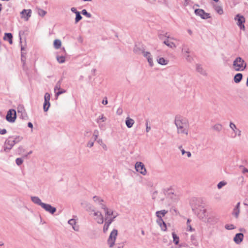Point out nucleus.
Wrapping results in <instances>:
<instances>
[{
  "label": "nucleus",
  "instance_id": "obj_63",
  "mask_svg": "<svg viewBox=\"0 0 248 248\" xmlns=\"http://www.w3.org/2000/svg\"><path fill=\"white\" fill-rule=\"evenodd\" d=\"M102 104L104 105H107L108 103L107 98L105 97L102 101Z\"/></svg>",
  "mask_w": 248,
  "mask_h": 248
},
{
  "label": "nucleus",
  "instance_id": "obj_38",
  "mask_svg": "<svg viewBox=\"0 0 248 248\" xmlns=\"http://www.w3.org/2000/svg\"><path fill=\"white\" fill-rule=\"evenodd\" d=\"M191 220L190 219H188L186 222L187 225V230L189 232H193L194 230L192 228L191 225L190 224V222Z\"/></svg>",
  "mask_w": 248,
  "mask_h": 248
},
{
  "label": "nucleus",
  "instance_id": "obj_62",
  "mask_svg": "<svg viewBox=\"0 0 248 248\" xmlns=\"http://www.w3.org/2000/svg\"><path fill=\"white\" fill-rule=\"evenodd\" d=\"M7 132V130L5 129H2L0 130V134L4 135L6 134Z\"/></svg>",
  "mask_w": 248,
  "mask_h": 248
},
{
  "label": "nucleus",
  "instance_id": "obj_51",
  "mask_svg": "<svg viewBox=\"0 0 248 248\" xmlns=\"http://www.w3.org/2000/svg\"><path fill=\"white\" fill-rule=\"evenodd\" d=\"M98 134H99V131L98 130L96 129V130H94L93 136L94 137V140H97L98 136Z\"/></svg>",
  "mask_w": 248,
  "mask_h": 248
},
{
  "label": "nucleus",
  "instance_id": "obj_29",
  "mask_svg": "<svg viewBox=\"0 0 248 248\" xmlns=\"http://www.w3.org/2000/svg\"><path fill=\"white\" fill-rule=\"evenodd\" d=\"M212 128L214 130L217 132H220L222 129V125L220 124H216L213 126Z\"/></svg>",
  "mask_w": 248,
  "mask_h": 248
},
{
  "label": "nucleus",
  "instance_id": "obj_9",
  "mask_svg": "<svg viewBox=\"0 0 248 248\" xmlns=\"http://www.w3.org/2000/svg\"><path fill=\"white\" fill-rule=\"evenodd\" d=\"M181 193L180 191L171 189V205H176L178 202Z\"/></svg>",
  "mask_w": 248,
  "mask_h": 248
},
{
  "label": "nucleus",
  "instance_id": "obj_1",
  "mask_svg": "<svg viewBox=\"0 0 248 248\" xmlns=\"http://www.w3.org/2000/svg\"><path fill=\"white\" fill-rule=\"evenodd\" d=\"M174 124L178 134L188 135L189 124L187 119L180 115H177L175 118Z\"/></svg>",
  "mask_w": 248,
  "mask_h": 248
},
{
  "label": "nucleus",
  "instance_id": "obj_32",
  "mask_svg": "<svg viewBox=\"0 0 248 248\" xmlns=\"http://www.w3.org/2000/svg\"><path fill=\"white\" fill-rule=\"evenodd\" d=\"M53 45H54V47L56 49H59L62 45V43L60 40L56 39L54 41Z\"/></svg>",
  "mask_w": 248,
  "mask_h": 248
},
{
  "label": "nucleus",
  "instance_id": "obj_44",
  "mask_svg": "<svg viewBox=\"0 0 248 248\" xmlns=\"http://www.w3.org/2000/svg\"><path fill=\"white\" fill-rule=\"evenodd\" d=\"M225 228L228 230H231L234 229L235 228V227L233 224H228L225 225Z\"/></svg>",
  "mask_w": 248,
  "mask_h": 248
},
{
  "label": "nucleus",
  "instance_id": "obj_35",
  "mask_svg": "<svg viewBox=\"0 0 248 248\" xmlns=\"http://www.w3.org/2000/svg\"><path fill=\"white\" fill-rule=\"evenodd\" d=\"M157 62L161 65H166L168 63L169 61L163 58H160L157 60Z\"/></svg>",
  "mask_w": 248,
  "mask_h": 248
},
{
  "label": "nucleus",
  "instance_id": "obj_21",
  "mask_svg": "<svg viewBox=\"0 0 248 248\" xmlns=\"http://www.w3.org/2000/svg\"><path fill=\"white\" fill-rule=\"evenodd\" d=\"M240 202H238L233 209V212H232V215L234 216L235 217L237 218L238 217V216L240 213Z\"/></svg>",
  "mask_w": 248,
  "mask_h": 248
},
{
  "label": "nucleus",
  "instance_id": "obj_52",
  "mask_svg": "<svg viewBox=\"0 0 248 248\" xmlns=\"http://www.w3.org/2000/svg\"><path fill=\"white\" fill-rule=\"evenodd\" d=\"M143 55L144 56V57H145V58H147V59H148V58H149V57H151L152 55L151 54V53L149 52H145V51H144V52H143Z\"/></svg>",
  "mask_w": 248,
  "mask_h": 248
},
{
  "label": "nucleus",
  "instance_id": "obj_6",
  "mask_svg": "<svg viewBox=\"0 0 248 248\" xmlns=\"http://www.w3.org/2000/svg\"><path fill=\"white\" fill-rule=\"evenodd\" d=\"M14 146L13 137H9L5 141L3 150L5 152H9Z\"/></svg>",
  "mask_w": 248,
  "mask_h": 248
},
{
  "label": "nucleus",
  "instance_id": "obj_59",
  "mask_svg": "<svg viewBox=\"0 0 248 248\" xmlns=\"http://www.w3.org/2000/svg\"><path fill=\"white\" fill-rule=\"evenodd\" d=\"M94 142L92 141H89L87 143V146L89 148H91L93 146Z\"/></svg>",
  "mask_w": 248,
  "mask_h": 248
},
{
  "label": "nucleus",
  "instance_id": "obj_58",
  "mask_svg": "<svg viewBox=\"0 0 248 248\" xmlns=\"http://www.w3.org/2000/svg\"><path fill=\"white\" fill-rule=\"evenodd\" d=\"M99 203L101 205V207L102 209H104V211L107 210L108 208L106 206V205L103 204L102 202H99Z\"/></svg>",
  "mask_w": 248,
  "mask_h": 248
},
{
  "label": "nucleus",
  "instance_id": "obj_61",
  "mask_svg": "<svg viewBox=\"0 0 248 248\" xmlns=\"http://www.w3.org/2000/svg\"><path fill=\"white\" fill-rule=\"evenodd\" d=\"M146 132H149V130L151 129V127L150 126H149L148 125V121H146Z\"/></svg>",
  "mask_w": 248,
  "mask_h": 248
},
{
  "label": "nucleus",
  "instance_id": "obj_7",
  "mask_svg": "<svg viewBox=\"0 0 248 248\" xmlns=\"http://www.w3.org/2000/svg\"><path fill=\"white\" fill-rule=\"evenodd\" d=\"M194 13L197 16H200L203 19H207L211 18V16L209 13H206L203 9H197L194 11Z\"/></svg>",
  "mask_w": 248,
  "mask_h": 248
},
{
  "label": "nucleus",
  "instance_id": "obj_18",
  "mask_svg": "<svg viewBox=\"0 0 248 248\" xmlns=\"http://www.w3.org/2000/svg\"><path fill=\"white\" fill-rule=\"evenodd\" d=\"M172 235L173 238V242L175 245L178 246V248H182L185 245L184 244H181L179 245V238L177 236V235L175 233H172Z\"/></svg>",
  "mask_w": 248,
  "mask_h": 248
},
{
  "label": "nucleus",
  "instance_id": "obj_45",
  "mask_svg": "<svg viewBox=\"0 0 248 248\" xmlns=\"http://www.w3.org/2000/svg\"><path fill=\"white\" fill-rule=\"evenodd\" d=\"M110 225V224L108 223V222H106L104 225V227H103V232H106L107 231H108V228H109V226Z\"/></svg>",
  "mask_w": 248,
  "mask_h": 248
},
{
  "label": "nucleus",
  "instance_id": "obj_30",
  "mask_svg": "<svg viewBox=\"0 0 248 248\" xmlns=\"http://www.w3.org/2000/svg\"><path fill=\"white\" fill-rule=\"evenodd\" d=\"M198 216L199 218H203L206 216V209H202L200 210L198 214Z\"/></svg>",
  "mask_w": 248,
  "mask_h": 248
},
{
  "label": "nucleus",
  "instance_id": "obj_49",
  "mask_svg": "<svg viewBox=\"0 0 248 248\" xmlns=\"http://www.w3.org/2000/svg\"><path fill=\"white\" fill-rule=\"evenodd\" d=\"M20 117L24 120H28V119L27 114L25 111L21 113Z\"/></svg>",
  "mask_w": 248,
  "mask_h": 248
},
{
  "label": "nucleus",
  "instance_id": "obj_40",
  "mask_svg": "<svg viewBox=\"0 0 248 248\" xmlns=\"http://www.w3.org/2000/svg\"><path fill=\"white\" fill-rule=\"evenodd\" d=\"M37 10L38 14L41 16H44L46 14V11L40 8H37Z\"/></svg>",
  "mask_w": 248,
  "mask_h": 248
},
{
  "label": "nucleus",
  "instance_id": "obj_31",
  "mask_svg": "<svg viewBox=\"0 0 248 248\" xmlns=\"http://www.w3.org/2000/svg\"><path fill=\"white\" fill-rule=\"evenodd\" d=\"M63 80V78H61V79L56 83V85L54 87V92H56V91L58 90H60L61 88V84L62 83Z\"/></svg>",
  "mask_w": 248,
  "mask_h": 248
},
{
  "label": "nucleus",
  "instance_id": "obj_55",
  "mask_svg": "<svg viewBox=\"0 0 248 248\" xmlns=\"http://www.w3.org/2000/svg\"><path fill=\"white\" fill-rule=\"evenodd\" d=\"M123 112V108L121 107H119L116 111V113L118 115H121L122 114Z\"/></svg>",
  "mask_w": 248,
  "mask_h": 248
},
{
  "label": "nucleus",
  "instance_id": "obj_48",
  "mask_svg": "<svg viewBox=\"0 0 248 248\" xmlns=\"http://www.w3.org/2000/svg\"><path fill=\"white\" fill-rule=\"evenodd\" d=\"M93 200L96 202H98L99 203L101 202H104L103 199H100V198L97 196H94L93 197Z\"/></svg>",
  "mask_w": 248,
  "mask_h": 248
},
{
  "label": "nucleus",
  "instance_id": "obj_20",
  "mask_svg": "<svg viewBox=\"0 0 248 248\" xmlns=\"http://www.w3.org/2000/svg\"><path fill=\"white\" fill-rule=\"evenodd\" d=\"M31 201L35 204H37L40 206H42L44 202H42L40 199L37 196H31Z\"/></svg>",
  "mask_w": 248,
  "mask_h": 248
},
{
  "label": "nucleus",
  "instance_id": "obj_64",
  "mask_svg": "<svg viewBox=\"0 0 248 248\" xmlns=\"http://www.w3.org/2000/svg\"><path fill=\"white\" fill-rule=\"evenodd\" d=\"M71 11L73 12V13H75L76 14V13L77 12H79L76 9V8L75 7H72L71 9Z\"/></svg>",
  "mask_w": 248,
  "mask_h": 248
},
{
  "label": "nucleus",
  "instance_id": "obj_17",
  "mask_svg": "<svg viewBox=\"0 0 248 248\" xmlns=\"http://www.w3.org/2000/svg\"><path fill=\"white\" fill-rule=\"evenodd\" d=\"M244 239V234L242 233H238L235 234L233 238V241L236 244H240Z\"/></svg>",
  "mask_w": 248,
  "mask_h": 248
},
{
  "label": "nucleus",
  "instance_id": "obj_11",
  "mask_svg": "<svg viewBox=\"0 0 248 248\" xmlns=\"http://www.w3.org/2000/svg\"><path fill=\"white\" fill-rule=\"evenodd\" d=\"M50 95L48 93H46L45 94L44 96V103L43 104V109L45 112H46L48 111L50 106Z\"/></svg>",
  "mask_w": 248,
  "mask_h": 248
},
{
  "label": "nucleus",
  "instance_id": "obj_47",
  "mask_svg": "<svg viewBox=\"0 0 248 248\" xmlns=\"http://www.w3.org/2000/svg\"><path fill=\"white\" fill-rule=\"evenodd\" d=\"M16 162L18 166H20L23 163V160L22 158H17L16 160Z\"/></svg>",
  "mask_w": 248,
  "mask_h": 248
},
{
  "label": "nucleus",
  "instance_id": "obj_13",
  "mask_svg": "<svg viewBox=\"0 0 248 248\" xmlns=\"http://www.w3.org/2000/svg\"><path fill=\"white\" fill-rule=\"evenodd\" d=\"M229 127L232 130L234 134V135L232 136L233 138H235L236 136L240 137L241 136V130L238 128L233 123L230 122Z\"/></svg>",
  "mask_w": 248,
  "mask_h": 248
},
{
  "label": "nucleus",
  "instance_id": "obj_8",
  "mask_svg": "<svg viewBox=\"0 0 248 248\" xmlns=\"http://www.w3.org/2000/svg\"><path fill=\"white\" fill-rule=\"evenodd\" d=\"M234 20L236 22L238 26L239 27L241 30L245 29V27L244 23L245 22V18L244 16L240 14H237L234 17Z\"/></svg>",
  "mask_w": 248,
  "mask_h": 248
},
{
  "label": "nucleus",
  "instance_id": "obj_26",
  "mask_svg": "<svg viewBox=\"0 0 248 248\" xmlns=\"http://www.w3.org/2000/svg\"><path fill=\"white\" fill-rule=\"evenodd\" d=\"M243 78V75L241 73H237L236 74L233 78L234 82L236 83H239Z\"/></svg>",
  "mask_w": 248,
  "mask_h": 248
},
{
  "label": "nucleus",
  "instance_id": "obj_5",
  "mask_svg": "<svg viewBox=\"0 0 248 248\" xmlns=\"http://www.w3.org/2000/svg\"><path fill=\"white\" fill-rule=\"evenodd\" d=\"M117 234L118 231L116 229H113L110 232L108 240V244L110 248H112L114 245Z\"/></svg>",
  "mask_w": 248,
  "mask_h": 248
},
{
  "label": "nucleus",
  "instance_id": "obj_14",
  "mask_svg": "<svg viewBox=\"0 0 248 248\" xmlns=\"http://www.w3.org/2000/svg\"><path fill=\"white\" fill-rule=\"evenodd\" d=\"M42 208H43L46 211L53 215L56 212V208L55 207L52 206L49 204L44 203Z\"/></svg>",
  "mask_w": 248,
  "mask_h": 248
},
{
  "label": "nucleus",
  "instance_id": "obj_50",
  "mask_svg": "<svg viewBox=\"0 0 248 248\" xmlns=\"http://www.w3.org/2000/svg\"><path fill=\"white\" fill-rule=\"evenodd\" d=\"M179 215V211L175 208L173 210H171V215L177 216Z\"/></svg>",
  "mask_w": 248,
  "mask_h": 248
},
{
  "label": "nucleus",
  "instance_id": "obj_19",
  "mask_svg": "<svg viewBox=\"0 0 248 248\" xmlns=\"http://www.w3.org/2000/svg\"><path fill=\"white\" fill-rule=\"evenodd\" d=\"M31 9H24L21 12V14L22 16V17L26 18L27 20L31 16Z\"/></svg>",
  "mask_w": 248,
  "mask_h": 248
},
{
  "label": "nucleus",
  "instance_id": "obj_15",
  "mask_svg": "<svg viewBox=\"0 0 248 248\" xmlns=\"http://www.w3.org/2000/svg\"><path fill=\"white\" fill-rule=\"evenodd\" d=\"M145 51L144 46L140 44H136L133 49L134 52L136 54H142Z\"/></svg>",
  "mask_w": 248,
  "mask_h": 248
},
{
  "label": "nucleus",
  "instance_id": "obj_16",
  "mask_svg": "<svg viewBox=\"0 0 248 248\" xmlns=\"http://www.w3.org/2000/svg\"><path fill=\"white\" fill-rule=\"evenodd\" d=\"M159 38L163 40V43L167 45V46H170V41L169 39V35H168V33H166L165 35L164 34H160L159 35Z\"/></svg>",
  "mask_w": 248,
  "mask_h": 248
},
{
  "label": "nucleus",
  "instance_id": "obj_4",
  "mask_svg": "<svg viewBox=\"0 0 248 248\" xmlns=\"http://www.w3.org/2000/svg\"><path fill=\"white\" fill-rule=\"evenodd\" d=\"M182 55L183 57L189 62H191L193 60V57L190 54L189 49L187 46H184L182 49Z\"/></svg>",
  "mask_w": 248,
  "mask_h": 248
},
{
  "label": "nucleus",
  "instance_id": "obj_60",
  "mask_svg": "<svg viewBox=\"0 0 248 248\" xmlns=\"http://www.w3.org/2000/svg\"><path fill=\"white\" fill-rule=\"evenodd\" d=\"M117 217V216H114L113 217L110 218L109 219H108L107 222H108L110 224L114 221V218Z\"/></svg>",
  "mask_w": 248,
  "mask_h": 248
},
{
  "label": "nucleus",
  "instance_id": "obj_56",
  "mask_svg": "<svg viewBox=\"0 0 248 248\" xmlns=\"http://www.w3.org/2000/svg\"><path fill=\"white\" fill-rule=\"evenodd\" d=\"M17 111H18V113H21L25 111V110L22 106H19L17 108Z\"/></svg>",
  "mask_w": 248,
  "mask_h": 248
},
{
  "label": "nucleus",
  "instance_id": "obj_37",
  "mask_svg": "<svg viewBox=\"0 0 248 248\" xmlns=\"http://www.w3.org/2000/svg\"><path fill=\"white\" fill-rule=\"evenodd\" d=\"M57 60L60 63H62L65 61V57L63 56H57Z\"/></svg>",
  "mask_w": 248,
  "mask_h": 248
},
{
  "label": "nucleus",
  "instance_id": "obj_39",
  "mask_svg": "<svg viewBox=\"0 0 248 248\" xmlns=\"http://www.w3.org/2000/svg\"><path fill=\"white\" fill-rule=\"evenodd\" d=\"M82 17L80 15L79 12H77L76 14V18H75V23H77L79 22L81 19Z\"/></svg>",
  "mask_w": 248,
  "mask_h": 248
},
{
  "label": "nucleus",
  "instance_id": "obj_22",
  "mask_svg": "<svg viewBox=\"0 0 248 248\" xmlns=\"http://www.w3.org/2000/svg\"><path fill=\"white\" fill-rule=\"evenodd\" d=\"M196 70L197 72L200 73L203 76L207 75L206 71L203 68L201 64H197L196 65Z\"/></svg>",
  "mask_w": 248,
  "mask_h": 248
},
{
  "label": "nucleus",
  "instance_id": "obj_57",
  "mask_svg": "<svg viewBox=\"0 0 248 248\" xmlns=\"http://www.w3.org/2000/svg\"><path fill=\"white\" fill-rule=\"evenodd\" d=\"M14 138L16 140L18 143L23 139V138L19 136H16V137H14Z\"/></svg>",
  "mask_w": 248,
  "mask_h": 248
},
{
  "label": "nucleus",
  "instance_id": "obj_43",
  "mask_svg": "<svg viewBox=\"0 0 248 248\" xmlns=\"http://www.w3.org/2000/svg\"><path fill=\"white\" fill-rule=\"evenodd\" d=\"M81 14L89 18H90L92 16V15L88 13L86 9L82 10L81 11Z\"/></svg>",
  "mask_w": 248,
  "mask_h": 248
},
{
  "label": "nucleus",
  "instance_id": "obj_23",
  "mask_svg": "<svg viewBox=\"0 0 248 248\" xmlns=\"http://www.w3.org/2000/svg\"><path fill=\"white\" fill-rule=\"evenodd\" d=\"M3 40L9 42L10 44H13V35L11 33H5Z\"/></svg>",
  "mask_w": 248,
  "mask_h": 248
},
{
  "label": "nucleus",
  "instance_id": "obj_54",
  "mask_svg": "<svg viewBox=\"0 0 248 248\" xmlns=\"http://www.w3.org/2000/svg\"><path fill=\"white\" fill-rule=\"evenodd\" d=\"M147 61L148 62H149L150 66L152 67L154 65V63L152 56L148 58Z\"/></svg>",
  "mask_w": 248,
  "mask_h": 248
},
{
  "label": "nucleus",
  "instance_id": "obj_28",
  "mask_svg": "<svg viewBox=\"0 0 248 248\" xmlns=\"http://www.w3.org/2000/svg\"><path fill=\"white\" fill-rule=\"evenodd\" d=\"M214 9L216 12L220 15H221L223 14V10L221 6L219 5H215L214 6Z\"/></svg>",
  "mask_w": 248,
  "mask_h": 248
},
{
  "label": "nucleus",
  "instance_id": "obj_53",
  "mask_svg": "<svg viewBox=\"0 0 248 248\" xmlns=\"http://www.w3.org/2000/svg\"><path fill=\"white\" fill-rule=\"evenodd\" d=\"M106 215L107 216H112L113 215V211L110 210H109L108 209H107V210L105 211Z\"/></svg>",
  "mask_w": 248,
  "mask_h": 248
},
{
  "label": "nucleus",
  "instance_id": "obj_25",
  "mask_svg": "<svg viewBox=\"0 0 248 248\" xmlns=\"http://www.w3.org/2000/svg\"><path fill=\"white\" fill-rule=\"evenodd\" d=\"M135 122L134 120L129 117H127L125 120V124L128 128H131Z\"/></svg>",
  "mask_w": 248,
  "mask_h": 248
},
{
  "label": "nucleus",
  "instance_id": "obj_36",
  "mask_svg": "<svg viewBox=\"0 0 248 248\" xmlns=\"http://www.w3.org/2000/svg\"><path fill=\"white\" fill-rule=\"evenodd\" d=\"M68 223L69 224L71 225V226H73V228L74 230L75 231H78V229H76L75 227H74V225H76V220L74 219H70L68 220Z\"/></svg>",
  "mask_w": 248,
  "mask_h": 248
},
{
  "label": "nucleus",
  "instance_id": "obj_12",
  "mask_svg": "<svg viewBox=\"0 0 248 248\" xmlns=\"http://www.w3.org/2000/svg\"><path fill=\"white\" fill-rule=\"evenodd\" d=\"M135 169L137 171L140 173L142 175L146 174V170L145 168L144 165L142 162H137L135 165Z\"/></svg>",
  "mask_w": 248,
  "mask_h": 248
},
{
  "label": "nucleus",
  "instance_id": "obj_42",
  "mask_svg": "<svg viewBox=\"0 0 248 248\" xmlns=\"http://www.w3.org/2000/svg\"><path fill=\"white\" fill-rule=\"evenodd\" d=\"M107 120L106 118L104 116L103 114L99 116V117L96 119V122L97 123L99 124L100 121H102V122H105Z\"/></svg>",
  "mask_w": 248,
  "mask_h": 248
},
{
  "label": "nucleus",
  "instance_id": "obj_10",
  "mask_svg": "<svg viewBox=\"0 0 248 248\" xmlns=\"http://www.w3.org/2000/svg\"><path fill=\"white\" fill-rule=\"evenodd\" d=\"M16 117V111L13 109H9L7 113L6 116V120L11 123H13L15 121Z\"/></svg>",
  "mask_w": 248,
  "mask_h": 248
},
{
  "label": "nucleus",
  "instance_id": "obj_24",
  "mask_svg": "<svg viewBox=\"0 0 248 248\" xmlns=\"http://www.w3.org/2000/svg\"><path fill=\"white\" fill-rule=\"evenodd\" d=\"M86 210L88 211H93L94 212L93 206L87 202H84L81 203Z\"/></svg>",
  "mask_w": 248,
  "mask_h": 248
},
{
  "label": "nucleus",
  "instance_id": "obj_46",
  "mask_svg": "<svg viewBox=\"0 0 248 248\" xmlns=\"http://www.w3.org/2000/svg\"><path fill=\"white\" fill-rule=\"evenodd\" d=\"M24 54H25V53H24V52H21V61L23 62V66L25 64V60H26V57L24 56Z\"/></svg>",
  "mask_w": 248,
  "mask_h": 248
},
{
  "label": "nucleus",
  "instance_id": "obj_2",
  "mask_svg": "<svg viewBox=\"0 0 248 248\" xmlns=\"http://www.w3.org/2000/svg\"><path fill=\"white\" fill-rule=\"evenodd\" d=\"M247 67V63L241 57H236L233 62L232 68L235 71H243Z\"/></svg>",
  "mask_w": 248,
  "mask_h": 248
},
{
  "label": "nucleus",
  "instance_id": "obj_27",
  "mask_svg": "<svg viewBox=\"0 0 248 248\" xmlns=\"http://www.w3.org/2000/svg\"><path fill=\"white\" fill-rule=\"evenodd\" d=\"M178 148L180 150V151L181 152V153H182V155H186L188 157H190L191 156V153L190 152H189V151H187V152L185 151V150L182 148V145L179 146Z\"/></svg>",
  "mask_w": 248,
  "mask_h": 248
},
{
  "label": "nucleus",
  "instance_id": "obj_33",
  "mask_svg": "<svg viewBox=\"0 0 248 248\" xmlns=\"http://www.w3.org/2000/svg\"><path fill=\"white\" fill-rule=\"evenodd\" d=\"M95 220L99 224H102L104 222L103 216L101 213H99V216L95 218Z\"/></svg>",
  "mask_w": 248,
  "mask_h": 248
},
{
  "label": "nucleus",
  "instance_id": "obj_3",
  "mask_svg": "<svg viewBox=\"0 0 248 248\" xmlns=\"http://www.w3.org/2000/svg\"><path fill=\"white\" fill-rule=\"evenodd\" d=\"M167 212V211L165 210H162L158 211L155 213L156 216L157 217L156 222L160 227L161 230L164 231H165L167 230V225L164 221L162 218L161 215L162 216H164Z\"/></svg>",
  "mask_w": 248,
  "mask_h": 248
},
{
  "label": "nucleus",
  "instance_id": "obj_41",
  "mask_svg": "<svg viewBox=\"0 0 248 248\" xmlns=\"http://www.w3.org/2000/svg\"><path fill=\"white\" fill-rule=\"evenodd\" d=\"M227 184V183L225 181H222L218 183L217 185V188L220 189H221L223 186H226Z\"/></svg>",
  "mask_w": 248,
  "mask_h": 248
},
{
  "label": "nucleus",
  "instance_id": "obj_34",
  "mask_svg": "<svg viewBox=\"0 0 248 248\" xmlns=\"http://www.w3.org/2000/svg\"><path fill=\"white\" fill-rule=\"evenodd\" d=\"M171 40H172V41H171V48L173 47H176L180 45V41H178L177 40H176L175 39H172V38H171Z\"/></svg>",
  "mask_w": 248,
  "mask_h": 248
}]
</instances>
